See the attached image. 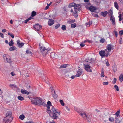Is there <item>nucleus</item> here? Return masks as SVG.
<instances>
[{"instance_id":"1","label":"nucleus","mask_w":123,"mask_h":123,"mask_svg":"<svg viewBox=\"0 0 123 123\" xmlns=\"http://www.w3.org/2000/svg\"><path fill=\"white\" fill-rule=\"evenodd\" d=\"M47 112L54 119H56L58 118V116L57 114L59 115V113L57 112L56 110L53 107H52V108L51 110H47Z\"/></svg>"},{"instance_id":"2","label":"nucleus","mask_w":123,"mask_h":123,"mask_svg":"<svg viewBox=\"0 0 123 123\" xmlns=\"http://www.w3.org/2000/svg\"><path fill=\"white\" fill-rule=\"evenodd\" d=\"M13 119L12 112L9 111L6 114V116L3 119V121L6 123H10L12 121Z\"/></svg>"},{"instance_id":"3","label":"nucleus","mask_w":123,"mask_h":123,"mask_svg":"<svg viewBox=\"0 0 123 123\" xmlns=\"http://www.w3.org/2000/svg\"><path fill=\"white\" fill-rule=\"evenodd\" d=\"M3 57L4 60L6 62L10 63L12 62L10 57L8 55L6 54L4 55H3Z\"/></svg>"},{"instance_id":"4","label":"nucleus","mask_w":123,"mask_h":123,"mask_svg":"<svg viewBox=\"0 0 123 123\" xmlns=\"http://www.w3.org/2000/svg\"><path fill=\"white\" fill-rule=\"evenodd\" d=\"M82 117L85 119H87L90 117V116L89 115L86 114L84 111H81V112L79 113Z\"/></svg>"},{"instance_id":"5","label":"nucleus","mask_w":123,"mask_h":123,"mask_svg":"<svg viewBox=\"0 0 123 123\" xmlns=\"http://www.w3.org/2000/svg\"><path fill=\"white\" fill-rule=\"evenodd\" d=\"M36 99V102H37L36 105H44V103L42 101V100L40 98L37 97Z\"/></svg>"},{"instance_id":"6","label":"nucleus","mask_w":123,"mask_h":123,"mask_svg":"<svg viewBox=\"0 0 123 123\" xmlns=\"http://www.w3.org/2000/svg\"><path fill=\"white\" fill-rule=\"evenodd\" d=\"M83 65L84 67V68L87 72H92V70L91 69V67L89 65L84 64Z\"/></svg>"},{"instance_id":"7","label":"nucleus","mask_w":123,"mask_h":123,"mask_svg":"<svg viewBox=\"0 0 123 123\" xmlns=\"http://www.w3.org/2000/svg\"><path fill=\"white\" fill-rule=\"evenodd\" d=\"M40 48L41 51L42 53H45V54L47 53L48 51V50L46 49L45 47H41Z\"/></svg>"},{"instance_id":"8","label":"nucleus","mask_w":123,"mask_h":123,"mask_svg":"<svg viewBox=\"0 0 123 123\" xmlns=\"http://www.w3.org/2000/svg\"><path fill=\"white\" fill-rule=\"evenodd\" d=\"M34 28L37 31H39L41 28L42 26L39 25V24H37L35 25Z\"/></svg>"},{"instance_id":"9","label":"nucleus","mask_w":123,"mask_h":123,"mask_svg":"<svg viewBox=\"0 0 123 123\" xmlns=\"http://www.w3.org/2000/svg\"><path fill=\"white\" fill-rule=\"evenodd\" d=\"M99 54L102 57H104L105 56L106 57V54L104 50L100 51Z\"/></svg>"},{"instance_id":"10","label":"nucleus","mask_w":123,"mask_h":123,"mask_svg":"<svg viewBox=\"0 0 123 123\" xmlns=\"http://www.w3.org/2000/svg\"><path fill=\"white\" fill-rule=\"evenodd\" d=\"M82 72V71L81 69H79L77 72L76 75V77H79L81 75Z\"/></svg>"},{"instance_id":"11","label":"nucleus","mask_w":123,"mask_h":123,"mask_svg":"<svg viewBox=\"0 0 123 123\" xmlns=\"http://www.w3.org/2000/svg\"><path fill=\"white\" fill-rule=\"evenodd\" d=\"M88 9L91 12H94L97 9L95 7L91 6L89 7Z\"/></svg>"},{"instance_id":"12","label":"nucleus","mask_w":123,"mask_h":123,"mask_svg":"<svg viewBox=\"0 0 123 123\" xmlns=\"http://www.w3.org/2000/svg\"><path fill=\"white\" fill-rule=\"evenodd\" d=\"M36 98L37 97H35L31 98V100L32 104L36 105L37 103L36 102Z\"/></svg>"},{"instance_id":"13","label":"nucleus","mask_w":123,"mask_h":123,"mask_svg":"<svg viewBox=\"0 0 123 123\" xmlns=\"http://www.w3.org/2000/svg\"><path fill=\"white\" fill-rule=\"evenodd\" d=\"M106 49L111 52V50L113 49V48L112 47V45L110 44H109L107 45Z\"/></svg>"},{"instance_id":"14","label":"nucleus","mask_w":123,"mask_h":123,"mask_svg":"<svg viewBox=\"0 0 123 123\" xmlns=\"http://www.w3.org/2000/svg\"><path fill=\"white\" fill-rule=\"evenodd\" d=\"M110 19L112 22L113 25H115V18L114 16H111L110 18Z\"/></svg>"},{"instance_id":"15","label":"nucleus","mask_w":123,"mask_h":123,"mask_svg":"<svg viewBox=\"0 0 123 123\" xmlns=\"http://www.w3.org/2000/svg\"><path fill=\"white\" fill-rule=\"evenodd\" d=\"M52 96L54 98H56L58 97V95L57 94H56L55 91L53 90H52Z\"/></svg>"},{"instance_id":"16","label":"nucleus","mask_w":123,"mask_h":123,"mask_svg":"<svg viewBox=\"0 0 123 123\" xmlns=\"http://www.w3.org/2000/svg\"><path fill=\"white\" fill-rule=\"evenodd\" d=\"M17 44L18 46L19 47H22L24 45L23 43L21 42L20 43V41L19 40H18L17 41Z\"/></svg>"},{"instance_id":"17","label":"nucleus","mask_w":123,"mask_h":123,"mask_svg":"<svg viewBox=\"0 0 123 123\" xmlns=\"http://www.w3.org/2000/svg\"><path fill=\"white\" fill-rule=\"evenodd\" d=\"M104 50L106 54V57H107L109 56H110L112 54V53L111 54V51H109L106 49H105Z\"/></svg>"},{"instance_id":"18","label":"nucleus","mask_w":123,"mask_h":123,"mask_svg":"<svg viewBox=\"0 0 123 123\" xmlns=\"http://www.w3.org/2000/svg\"><path fill=\"white\" fill-rule=\"evenodd\" d=\"M54 23V21L52 19H49L48 20V25L49 26L52 25Z\"/></svg>"},{"instance_id":"19","label":"nucleus","mask_w":123,"mask_h":123,"mask_svg":"<svg viewBox=\"0 0 123 123\" xmlns=\"http://www.w3.org/2000/svg\"><path fill=\"white\" fill-rule=\"evenodd\" d=\"M115 123H120L121 121V119L120 117L117 118V117H115Z\"/></svg>"},{"instance_id":"20","label":"nucleus","mask_w":123,"mask_h":123,"mask_svg":"<svg viewBox=\"0 0 123 123\" xmlns=\"http://www.w3.org/2000/svg\"><path fill=\"white\" fill-rule=\"evenodd\" d=\"M21 93L23 94H27L28 95L29 93L25 90L21 89Z\"/></svg>"},{"instance_id":"21","label":"nucleus","mask_w":123,"mask_h":123,"mask_svg":"<svg viewBox=\"0 0 123 123\" xmlns=\"http://www.w3.org/2000/svg\"><path fill=\"white\" fill-rule=\"evenodd\" d=\"M108 12L107 11L104 12H101V15L105 17L108 14Z\"/></svg>"},{"instance_id":"22","label":"nucleus","mask_w":123,"mask_h":123,"mask_svg":"<svg viewBox=\"0 0 123 123\" xmlns=\"http://www.w3.org/2000/svg\"><path fill=\"white\" fill-rule=\"evenodd\" d=\"M119 80L121 82H122L123 80V73L121 74L119 76Z\"/></svg>"},{"instance_id":"23","label":"nucleus","mask_w":123,"mask_h":123,"mask_svg":"<svg viewBox=\"0 0 123 123\" xmlns=\"http://www.w3.org/2000/svg\"><path fill=\"white\" fill-rule=\"evenodd\" d=\"M85 61L86 62L90 63L92 62V59L91 58V59H89L88 58H86L85 59Z\"/></svg>"},{"instance_id":"24","label":"nucleus","mask_w":123,"mask_h":123,"mask_svg":"<svg viewBox=\"0 0 123 123\" xmlns=\"http://www.w3.org/2000/svg\"><path fill=\"white\" fill-rule=\"evenodd\" d=\"M74 109L79 114L80 112H81V110H80L79 109L76 107H74Z\"/></svg>"},{"instance_id":"25","label":"nucleus","mask_w":123,"mask_h":123,"mask_svg":"<svg viewBox=\"0 0 123 123\" xmlns=\"http://www.w3.org/2000/svg\"><path fill=\"white\" fill-rule=\"evenodd\" d=\"M73 15L76 18L77 17L78 15L77 13V11H76L75 10L73 12Z\"/></svg>"},{"instance_id":"26","label":"nucleus","mask_w":123,"mask_h":123,"mask_svg":"<svg viewBox=\"0 0 123 123\" xmlns=\"http://www.w3.org/2000/svg\"><path fill=\"white\" fill-rule=\"evenodd\" d=\"M32 18H32L31 17H30L29 18H28L27 19L25 20V21H24L25 23H27V22H28L29 20H31V19H32Z\"/></svg>"},{"instance_id":"27","label":"nucleus","mask_w":123,"mask_h":123,"mask_svg":"<svg viewBox=\"0 0 123 123\" xmlns=\"http://www.w3.org/2000/svg\"><path fill=\"white\" fill-rule=\"evenodd\" d=\"M67 65H68L67 64H64L62 65L59 67V68H65L67 67Z\"/></svg>"},{"instance_id":"28","label":"nucleus","mask_w":123,"mask_h":123,"mask_svg":"<svg viewBox=\"0 0 123 123\" xmlns=\"http://www.w3.org/2000/svg\"><path fill=\"white\" fill-rule=\"evenodd\" d=\"M9 44L10 46H12L14 44L12 40H11L9 43Z\"/></svg>"},{"instance_id":"29","label":"nucleus","mask_w":123,"mask_h":123,"mask_svg":"<svg viewBox=\"0 0 123 123\" xmlns=\"http://www.w3.org/2000/svg\"><path fill=\"white\" fill-rule=\"evenodd\" d=\"M19 118L21 120H23L25 118V116L23 114L21 115L19 117Z\"/></svg>"},{"instance_id":"30","label":"nucleus","mask_w":123,"mask_h":123,"mask_svg":"<svg viewBox=\"0 0 123 123\" xmlns=\"http://www.w3.org/2000/svg\"><path fill=\"white\" fill-rule=\"evenodd\" d=\"M114 5L115 7L117 9H118L119 7L117 3L116 2H115L114 3Z\"/></svg>"},{"instance_id":"31","label":"nucleus","mask_w":123,"mask_h":123,"mask_svg":"<svg viewBox=\"0 0 123 123\" xmlns=\"http://www.w3.org/2000/svg\"><path fill=\"white\" fill-rule=\"evenodd\" d=\"M112 14L113 12L111 10V9L109 12V16H110V17H111V16H113Z\"/></svg>"},{"instance_id":"32","label":"nucleus","mask_w":123,"mask_h":123,"mask_svg":"<svg viewBox=\"0 0 123 123\" xmlns=\"http://www.w3.org/2000/svg\"><path fill=\"white\" fill-rule=\"evenodd\" d=\"M80 6V5L79 4H77L75 3V5L74 6V9H76L77 8Z\"/></svg>"},{"instance_id":"33","label":"nucleus","mask_w":123,"mask_h":123,"mask_svg":"<svg viewBox=\"0 0 123 123\" xmlns=\"http://www.w3.org/2000/svg\"><path fill=\"white\" fill-rule=\"evenodd\" d=\"M15 48L14 46H13L9 48V50L11 51H13L15 49Z\"/></svg>"},{"instance_id":"34","label":"nucleus","mask_w":123,"mask_h":123,"mask_svg":"<svg viewBox=\"0 0 123 123\" xmlns=\"http://www.w3.org/2000/svg\"><path fill=\"white\" fill-rule=\"evenodd\" d=\"M120 113V110H118L117 111L115 114V115H116L117 117H118L119 116Z\"/></svg>"},{"instance_id":"35","label":"nucleus","mask_w":123,"mask_h":123,"mask_svg":"<svg viewBox=\"0 0 123 123\" xmlns=\"http://www.w3.org/2000/svg\"><path fill=\"white\" fill-rule=\"evenodd\" d=\"M17 98L18 100L21 101L23 100L24 99V98L23 97L20 96H18Z\"/></svg>"},{"instance_id":"36","label":"nucleus","mask_w":123,"mask_h":123,"mask_svg":"<svg viewBox=\"0 0 123 123\" xmlns=\"http://www.w3.org/2000/svg\"><path fill=\"white\" fill-rule=\"evenodd\" d=\"M55 54L54 52L51 53L50 54L51 57L52 58H54L55 56Z\"/></svg>"},{"instance_id":"37","label":"nucleus","mask_w":123,"mask_h":123,"mask_svg":"<svg viewBox=\"0 0 123 123\" xmlns=\"http://www.w3.org/2000/svg\"><path fill=\"white\" fill-rule=\"evenodd\" d=\"M113 69L114 72H116L117 70V67L115 65L113 67Z\"/></svg>"},{"instance_id":"38","label":"nucleus","mask_w":123,"mask_h":123,"mask_svg":"<svg viewBox=\"0 0 123 123\" xmlns=\"http://www.w3.org/2000/svg\"><path fill=\"white\" fill-rule=\"evenodd\" d=\"M92 23L90 21L88 23H86V25L87 27H89Z\"/></svg>"},{"instance_id":"39","label":"nucleus","mask_w":123,"mask_h":123,"mask_svg":"<svg viewBox=\"0 0 123 123\" xmlns=\"http://www.w3.org/2000/svg\"><path fill=\"white\" fill-rule=\"evenodd\" d=\"M36 12L33 11L32 12L31 16L32 17H34L36 15Z\"/></svg>"},{"instance_id":"40","label":"nucleus","mask_w":123,"mask_h":123,"mask_svg":"<svg viewBox=\"0 0 123 123\" xmlns=\"http://www.w3.org/2000/svg\"><path fill=\"white\" fill-rule=\"evenodd\" d=\"M76 26V24L75 23H74L73 24H72L71 25V27L72 28H75Z\"/></svg>"},{"instance_id":"41","label":"nucleus","mask_w":123,"mask_h":123,"mask_svg":"<svg viewBox=\"0 0 123 123\" xmlns=\"http://www.w3.org/2000/svg\"><path fill=\"white\" fill-rule=\"evenodd\" d=\"M75 3H72L70 4L69 7H74L75 5Z\"/></svg>"},{"instance_id":"42","label":"nucleus","mask_w":123,"mask_h":123,"mask_svg":"<svg viewBox=\"0 0 123 123\" xmlns=\"http://www.w3.org/2000/svg\"><path fill=\"white\" fill-rule=\"evenodd\" d=\"M114 87L117 91H119V87L115 85L114 86Z\"/></svg>"},{"instance_id":"43","label":"nucleus","mask_w":123,"mask_h":123,"mask_svg":"<svg viewBox=\"0 0 123 123\" xmlns=\"http://www.w3.org/2000/svg\"><path fill=\"white\" fill-rule=\"evenodd\" d=\"M59 101H60V103L61 104V105L62 106H63L64 105H65L64 103V102H63V101L62 100H60Z\"/></svg>"},{"instance_id":"44","label":"nucleus","mask_w":123,"mask_h":123,"mask_svg":"<svg viewBox=\"0 0 123 123\" xmlns=\"http://www.w3.org/2000/svg\"><path fill=\"white\" fill-rule=\"evenodd\" d=\"M8 34L11 36L12 38H14V35L12 33L11 34L9 32L8 33Z\"/></svg>"},{"instance_id":"45","label":"nucleus","mask_w":123,"mask_h":123,"mask_svg":"<svg viewBox=\"0 0 123 123\" xmlns=\"http://www.w3.org/2000/svg\"><path fill=\"white\" fill-rule=\"evenodd\" d=\"M62 29L63 30H65L66 29V27L65 25H63L62 26Z\"/></svg>"},{"instance_id":"46","label":"nucleus","mask_w":123,"mask_h":123,"mask_svg":"<svg viewBox=\"0 0 123 123\" xmlns=\"http://www.w3.org/2000/svg\"><path fill=\"white\" fill-rule=\"evenodd\" d=\"M101 77H104L105 76L104 73V72L103 70V68L102 69V71L101 74Z\"/></svg>"},{"instance_id":"47","label":"nucleus","mask_w":123,"mask_h":123,"mask_svg":"<svg viewBox=\"0 0 123 123\" xmlns=\"http://www.w3.org/2000/svg\"><path fill=\"white\" fill-rule=\"evenodd\" d=\"M109 120L111 122H113L114 119L113 117H110L109 118Z\"/></svg>"},{"instance_id":"48","label":"nucleus","mask_w":123,"mask_h":123,"mask_svg":"<svg viewBox=\"0 0 123 123\" xmlns=\"http://www.w3.org/2000/svg\"><path fill=\"white\" fill-rule=\"evenodd\" d=\"M60 26V24L59 23L57 24L56 25L55 28L56 29H57Z\"/></svg>"},{"instance_id":"49","label":"nucleus","mask_w":123,"mask_h":123,"mask_svg":"<svg viewBox=\"0 0 123 123\" xmlns=\"http://www.w3.org/2000/svg\"><path fill=\"white\" fill-rule=\"evenodd\" d=\"M47 105H49V106H52V105H51V102L49 101H48L47 102Z\"/></svg>"},{"instance_id":"50","label":"nucleus","mask_w":123,"mask_h":123,"mask_svg":"<svg viewBox=\"0 0 123 123\" xmlns=\"http://www.w3.org/2000/svg\"><path fill=\"white\" fill-rule=\"evenodd\" d=\"M26 53L27 54H30L32 55V53L30 51H29L28 50H27L26 51Z\"/></svg>"},{"instance_id":"51","label":"nucleus","mask_w":123,"mask_h":123,"mask_svg":"<svg viewBox=\"0 0 123 123\" xmlns=\"http://www.w3.org/2000/svg\"><path fill=\"white\" fill-rule=\"evenodd\" d=\"M116 81H117L116 79V78H115L112 81V83L113 84H115L116 83Z\"/></svg>"},{"instance_id":"52","label":"nucleus","mask_w":123,"mask_h":123,"mask_svg":"<svg viewBox=\"0 0 123 123\" xmlns=\"http://www.w3.org/2000/svg\"><path fill=\"white\" fill-rule=\"evenodd\" d=\"M119 34L120 35H122L123 34V31L121 30L119 32Z\"/></svg>"},{"instance_id":"53","label":"nucleus","mask_w":123,"mask_h":123,"mask_svg":"<svg viewBox=\"0 0 123 123\" xmlns=\"http://www.w3.org/2000/svg\"><path fill=\"white\" fill-rule=\"evenodd\" d=\"M15 86L16 85L13 84H10L9 85V86L11 87H15Z\"/></svg>"},{"instance_id":"54","label":"nucleus","mask_w":123,"mask_h":123,"mask_svg":"<svg viewBox=\"0 0 123 123\" xmlns=\"http://www.w3.org/2000/svg\"><path fill=\"white\" fill-rule=\"evenodd\" d=\"M72 20H71V19H70V20H69L68 21H67V23H69V24H71V23H72Z\"/></svg>"},{"instance_id":"55","label":"nucleus","mask_w":123,"mask_h":123,"mask_svg":"<svg viewBox=\"0 0 123 123\" xmlns=\"http://www.w3.org/2000/svg\"><path fill=\"white\" fill-rule=\"evenodd\" d=\"M108 82H104L103 83V85H108Z\"/></svg>"},{"instance_id":"56","label":"nucleus","mask_w":123,"mask_h":123,"mask_svg":"<svg viewBox=\"0 0 123 123\" xmlns=\"http://www.w3.org/2000/svg\"><path fill=\"white\" fill-rule=\"evenodd\" d=\"M65 107L66 108V109L68 111H70L69 109L68 108V106H65Z\"/></svg>"},{"instance_id":"57","label":"nucleus","mask_w":123,"mask_h":123,"mask_svg":"<svg viewBox=\"0 0 123 123\" xmlns=\"http://www.w3.org/2000/svg\"><path fill=\"white\" fill-rule=\"evenodd\" d=\"M105 41V40L103 38H102L100 40V42L102 43L104 42Z\"/></svg>"},{"instance_id":"58","label":"nucleus","mask_w":123,"mask_h":123,"mask_svg":"<svg viewBox=\"0 0 123 123\" xmlns=\"http://www.w3.org/2000/svg\"><path fill=\"white\" fill-rule=\"evenodd\" d=\"M0 36L2 38H4V35L2 33H0Z\"/></svg>"},{"instance_id":"59","label":"nucleus","mask_w":123,"mask_h":123,"mask_svg":"<svg viewBox=\"0 0 123 123\" xmlns=\"http://www.w3.org/2000/svg\"><path fill=\"white\" fill-rule=\"evenodd\" d=\"M114 31L115 34V36L116 37H117L118 34L117 33V31L115 30H114Z\"/></svg>"},{"instance_id":"60","label":"nucleus","mask_w":123,"mask_h":123,"mask_svg":"<svg viewBox=\"0 0 123 123\" xmlns=\"http://www.w3.org/2000/svg\"><path fill=\"white\" fill-rule=\"evenodd\" d=\"M11 75L13 76L15 75V73L13 72H12L11 73Z\"/></svg>"},{"instance_id":"61","label":"nucleus","mask_w":123,"mask_h":123,"mask_svg":"<svg viewBox=\"0 0 123 123\" xmlns=\"http://www.w3.org/2000/svg\"><path fill=\"white\" fill-rule=\"evenodd\" d=\"M85 44L84 43H82L80 44V46L81 47H84L85 46Z\"/></svg>"},{"instance_id":"62","label":"nucleus","mask_w":123,"mask_h":123,"mask_svg":"<svg viewBox=\"0 0 123 123\" xmlns=\"http://www.w3.org/2000/svg\"><path fill=\"white\" fill-rule=\"evenodd\" d=\"M106 65L107 66H109L110 65L109 63L108 62H106Z\"/></svg>"},{"instance_id":"63","label":"nucleus","mask_w":123,"mask_h":123,"mask_svg":"<svg viewBox=\"0 0 123 123\" xmlns=\"http://www.w3.org/2000/svg\"><path fill=\"white\" fill-rule=\"evenodd\" d=\"M2 31L3 32H5L6 31V30L5 29H3L2 30Z\"/></svg>"},{"instance_id":"64","label":"nucleus","mask_w":123,"mask_h":123,"mask_svg":"<svg viewBox=\"0 0 123 123\" xmlns=\"http://www.w3.org/2000/svg\"><path fill=\"white\" fill-rule=\"evenodd\" d=\"M26 123H34L32 121H29L27 122Z\"/></svg>"}]
</instances>
